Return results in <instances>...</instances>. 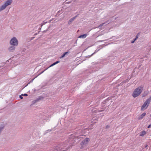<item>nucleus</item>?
<instances>
[{
  "mask_svg": "<svg viewBox=\"0 0 151 151\" xmlns=\"http://www.w3.org/2000/svg\"><path fill=\"white\" fill-rule=\"evenodd\" d=\"M143 86H141L136 88L134 91L132 96L134 98H135L139 96L142 92L143 90Z\"/></svg>",
  "mask_w": 151,
  "mask_h": 151,
  "instance_id": "nucleus-1",
  "label": "nucleus"
},
{
  "mask_svg": "<svg viewBox=\"0 0 151 151\" xmlns=\"http://www.w3.org/2000/svg\"><path fill=\"white\" fill-rule=\"evenodd\" d=\"M12 2V0H7L5 1L4 4L0 6V12L5 9L8 6L10 5Z\"/></svg>",
  "mask_w": 151,
  "mask_h": 151,
  "instance_id": "nucleus-2",
  "label": "nucleus"
},
{
  "mask_svg": "<svg viewBox=\"0 0 151 151\" xmlns=\"http://www.w3.org/2000/svg\"><path fill=\"white\" fill-rule=\"evenodd\" d=\"M18 41L17 39L15 37H12L9 41L10 45L14 46H18Z\"/></svg>",
  "mask_w": 151,
  "mask_h": 151,
  "instance_id": "nucleus-3",
  "label": "nucleus"
},
{
  "mask_svg": "<svg viewBox=\"0 0 151 151\" xmlns=\"http://www.w3.org/2000/svg\"><path fill=\"white\" fill-rule=\"evenodd\" d=\"M89 141V139L88 138H86L83 140L81 144V148L83 149L87 145Z\"/></svg>",
  "mask_w": 151,
  "mask_h": 151,
  "instance_id": "nucleus-4",
  "label": "nucleus"
},
{
  "mask_svg": "<svg viewBox=\"0 0 151 151\" xmlns=\"http://www.w3.org/2000/svg\"><path fill=\"white\" fill-rule=\"evenodd\" d=\"M150 102V100L149 99H147L143 104L141 107L142 110H144L147 107L148 104Z\"/></svg>",
  "mask_w": 151,
  "mask_h": 151,
  "instance_id": "nucleus-5",
  "label": "nucleus"
},
{
  "mask_svg": "<svg viewBox=\"0 0 151 151\" xmlns=\"http://www.w3.org/2000/svg\"><path fill=\"white\" fill-rule=\"evenodd\" d=\"M15 46L11 45L8 48V51L10 52H14L15 50Z\"/></svg>",
  "mask_w": 151,
  "mask_h": 151,
  "instance_id": "nucleus-6",
  "label": "nucleus"
},
{
  "mask_svg": "<svg viewBox=\"0 0 151 151\" xmlns=\"http://www.w3.org/2000/svg\"><path fill=\"white\" fill-rule=\"evenodd\" d=\"M59 62H60V61H57L53 63V64H52V65H51L50 66H49L48 68H47L46 69H45L41 73H42L44 71H45V70H47L49 68L54 66V65H56V64H58V63H59Z\"/></svg>",
  "mask_w": 151,
  "mask_h": 151,
  "instance_id": "nucleus-7",
  "label": "nucleus"
},
{
  "mask_svg": "<svg viewBox=\"0 0 151 151\" xmlns=\"http://www.w3.org/2000/svg\"><path fill=\"white\" fill-rule=\"evenodd\" d=\"M146 114V113H143L141 115H140L139 116L138 118V119H142L145 116Z\"/></svg>",
  "mask_w": 151,
  "mask_h": 151,
  "instance_id": "nucleus-8",
  "label": "nucleus"
},
{
  "mask_svg": "<svg viewBox=\"0 0 151 151\" xmlns=\"http://www.w3.org/2000/svg\"><path fill=\"white\" fill-rule=\"evenodd\" d=\"M76 16H75V17H73L72 18L70 19L68 22V24H71V23L74 21V20L75 19H76Z\"/></svg>",
  "mask_w": 151,
  "mask_h": 151,
  "instance_id": "nucleus-9",
  "label": "nucleus"
},
{
  "mask_svg": "<svg viewBox=\"0 0 151 151\" xmlns=\"http://www.w3.org/2000/svg\"><path fill=\"white\" fill-rule=\"evenodd\" d=\"M87 36V35L86 34H84L82 35H81L79 36L78 37L80 38H85Z\"/></svg>",
  "mask_w": 151,
  "mask_h": 151,
  "instance_id": "nucleus-10",
  "label": "nucleus"
},
{
  "mask_svg": "<svg viewBox=\"0 0 151 151\" xmlns=\"http://www.w3.org/2000/svg\"><path fill=\"white\" fill-rule=\"evenodd\" d=\"M146 134V132L145 131H144L142 132L140 135V136H142L145 135Z\"/></svg>",
  "mask_w": 151,
  "mask_h": 151,
  "instance_id": "nucleus-11",
  "label": "nucleus"
},
{
  "mask_svg": "<svg viewBox=\"0 0 151 151\" xmlns=\"http://www.w3.org/2000/svg\"><path fill=\"white\" fill-rule=\"evenodd\" d=\"M68 53V52H65L64 53L63 55L60 57V58L61 59L63 58L65 56V55L66 54Z\"/></svg>",
  "mask_w": 151,
  "mask_h": 151,
  "instance_id": "nucleus-12",
  "label": "nucleus"
},
{
  "mask_svg": "<svg viewBox=\"0 0 151 151\" xmlns=\"http://www.w3.org/2000/svg\"><path fill=\"white\" fill-rule=\"evenodd\" d=\"M148 93V92H145L142 95L143 97H144L146 96L147 95Z\"/></svg>",
  "mask_w": 151,
  "mask_h": 151,
  "instance_id": "nucleus-13",
  "label": "nucleus"
},
{
  "mask_svg": "<svg viewBox=\"0 0 151 151\" xmlns=\"http://www.w3.org/2000/svg\"><path fill=\"white\" fill-rule=\"evenodd\" d=\"M46 22H43L41 24V26H42L43 25H45Z\"/></svg>",
  "mask_w": 151,
  "mask_h": 151,
  "instance_id": "nucleus-14",
  "label": "nucleus"
},
{
  "mask_svg": "<svg viewBox=\"0 0 151 151\" xmlns=\"http://www.w3.org/2000/svg\"><path fill=\"white\" fill-rule=\"evenodd\" d=\"M109 23V22H107H107H105V23H103V24H101V25H100V26H102V25H103L104 24H105V23H106V24H107V23L108 24Z\"/></svg>",
  "mask_w": 151,
  "mask_h": 151,
  "instance_id": "nucleus-15",
  "label": "nucleus"
},
{
  "mask_svg": "<svg viewBox=\"0 0 151 151\" xmlns=\"http://www.w3.org/2000/svg\"><path fill=\"white\" fill-rule=\"evenodd\" d=\"M22 95L23 96H27V94H22Z\"/></svg>",
  "mask_w": 151,
  "mask_h": 151,
  "instance_id": "nucleus-16",
  "label": "nucleus"
},
{
  "mask_svg": "<svg viewBox=\"0 0 151 151\" xmlns=\"http://www.w3.org/2000/svg\"><path fill=\"white\" fill-rule=\"evenodd\" d=\"M22 96H23L22 95V94L20 96V98L21 99H22L23 98L22 97Z\"/></svg>",
  "mask_w": 151,
  "mask_h": 151,
  "instance_id": "nucleus-17",
  "label": "nucleus"
},
{
  "mask_svg": "<svg viewBox=\"0 0 151 151\" xmlns=\"http://www.w3.org/2000/svg\"><path fill=\"white\" fill-rule=\"evenodd\" d=\"M151 124H150L148 126L147 128H150L151 127Z\"/></svg>",
  "mask_w": 151,
  "mask_h": 151,
  "instance_id": "nucleus-18",
  "label": "nucleus"
},
{
  "mask_svg": "<svg viewBox=\"0 0 151 151\" xmlns=\"http://www.w3.org/2000/svg\"><path fill=\"white\" fill-rule=\"evenodd\" d=\"M71 3V2L70 1H69V2H66V3Z\"/></svg>",
  "mask_w": 151,
  "mask_h": 151,
  "instance_id": "nucleus-19",
  "label": "nucleus"
},
{
  "mask_svg": "<svg viewBox=\"0 0 151 151\" xmlns=\"http://www.w3.org/2000/svg\"><path fill=\"white\" fill-rule=\"evenodd\" d=\"M134 42V41H133L132 42V43H133Z\"/></svg>",
  "mask_w": 151,
  "mask_h": 151,
  "instance_id": "nucleus-20",
  "label": "nucleus"
},
{
  "mask_svg": "<svg viewBox=\"0 0 151 151\" xmlns=\"http://www.w3.org/2000/svg\"><path fill=\"white\" fill-rule=\"evenodd\" d=\"M65 150H63L62 151H65Z\"/></svg>",
  "mask_w": 151,
  "mask_h": 151,
  "instance_id": "nucleus-21",
  "label": "nucleus"
},
{
  "mask_svg": "<svg viewBox=\"0 0 151 151\" xmlns=\"http://www.w3.org/2000/svg\"><path fill=\"white\" fill-rule=\"evenodd\" d=\"M150 116H151V115H150Z\"/></svg>",
  "mask_w": 151,
  "mask_h": 151,
  "instance_id": "nucleus-22",
  "label": "nucleus"
}]
</instances>
